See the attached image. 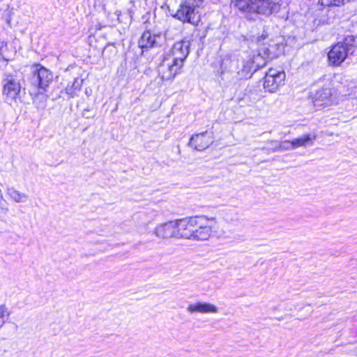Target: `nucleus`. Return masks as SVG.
Here are the masks:
<instances>
[{"instance_id":"39448f33","label":"nucleus","mask_w":357,"mask_h":357,"mask_svg":"<svg viewBox=\"0 0 357 357\" xmlns=\"http://www.w3.org/2000/svg\"><path fill=\"white\" fill-rule=\"evenodd\" d=\"M195 10V1L186 0L180 4L176 13L172 16L183 23H189L197 26L200 21V17Z\"/></svg>"},{"instance_id":"423d86ee","label":"nucleus","mask_w":357,"mask_h":357,"mask_svg":"<svg viewBox=\"0 0 357 357\" xmlns=\"http://www.w3.org/2000/svg\"><path fill=\"white\" fill-rule=\"evenodd\" d=\"M183 63L165 55L159 66V75L162 80H172L181 73Z\"/></svg>"},{"instance_id":"0eeeda50","label":"nucleus","mask_w":357,"mask_h":357,"mask_svg":"<svg viewBox=\"0 0 357 357\" xmlns=\"http://www.w3.org/2000/svg\"><path fill=\"white\" fill-rule=\"evenodd\" d=\"M285 77L283 70L270 68L264 77V88L270 93H275L284 84Z\"/></svg>"},{"instance_id":"f8f14e48","label":"nucleus","mask_w":357,"mask_h":357,"mask_svg":"<svg viewBox=\"0 0 357 357\" xmlns=\"http://www.w3.org/2000/svg\"><path fill=\"white\" fill-rule=\"evenodd\" d=\"M189 52V42L181 40L175 43L171 49L170 52L167 54V55L183 63Z\"/></svg>"},{"instance_id":"aec40b11","label":"nucleus","mask_w":357,"mask_h":357,"mask_svg":"<svg viewBox=\"0 0 357 357\" xmlns=\"http://www.w3.org/2000/svg\"><path fill=\"white\" fill-rule=\"evenodd\" d=\"M80 84L78 82L77 79H75L71 84H68L66 88V92L69 97H74L78 91L80 89Z\"/></svg>"},{"instance_id":"20e7f679","label":"nucleus","mask_w":357,"mask_h":357,"mask_svg":"<svg viewBox=\"0 0 357 357\" xmlns=\"http://www.w3.org/2000/svg\"><path fill=\"white\" fill-rule=\"evenodd\" d=\"M217 228L218 222L216 218L208 217L206 215L197 216L193 240H208L216 231Z\"/></svg>"},{"instance_id":"4be33fe9","label":"nucleus","mask_w":357,"mask_h":357,"mask_svg":"<svg viewBox=\"0 0 357 357\" xmlns=\"http://www.w3.org/2000/svg\"><path fill=\"white\" fill-rule=\"evenodd\" d=\"M349 0H319V3L323 6H340L344 4Z\"/></svg>"},{"instance_id":"393cba45","label":"nucleus","mask_w":357,"mask_h":357,"mask_svg":"<svg viewBox=\"0 0 357 357\" xmlns=\"http://www.w3.org/2000/svg\"><path fill=\"white\" fill-rule=\"evenodd\" d=\"M268 144L271 145V147L269 148L273 152H278L279 151V145L280 142L277 140H268L267 142Z\"/></svg>"},{"instance_id":"6ab92c4d","label":"nucleus","mask_w":357,"mask_h":357,"mask_svg":"<svg viewBox=\"0 0 357 357\" xmlns=\"http://www.w3.org/2000/svg\"><path fill=\"white\" fill-rule=\"evenodd\" d=\"M315 137H312L310 135L307 134L301 137L294 139V140H292L294 149L298 148L300 146H305L308 144H312V140Z\"/></svg>"},{"instance_id":"4468645a","label":"nucleus","mask_w":357,"mask_h":357,"mask_svg":"<svg viewBox=\"0 0 357 357\" xmlns=\"http://www.w3.org/2000/svg\"><path fill=\"white\" fill-rule=\"evenodd\" d=\"M186 310L190 314H216L218 312V307L210 303L198 301L189 304Z\"/></svg>"},{"instance_id":"f3484780","label":"nucleus","mask_w":357,"mask_h":357,"mask_svg":"<svg viewBox=\"0 0 357 357\" xmlns=\"http://www.w3.org/2000/svg\"><path fill=\"white\" fill-rule=\"evenodd\" d=\"M7 194L16 203L25 202L28 200L27 195L18 191L13 187L7 189Z\"/></svg>"},{"instance_id":"9b49d317","label":"nucleus","mask_w":357,"mask_h":357,"mask_svg":"<svg viewBox=\"0 0 357 357\" xmlns=\"http://www.w3.org/2000/svg\"><path fill=\"white\" fill-rule=\"evenodd\" d=\"M53 79V75L48 69L40 67L32 75L31 84L33 86L45 90Z\"/></svg>"},{"instance_id":"5701e85b","label":"nucleus","mask_w":357,"mask_h":357,"mask_svg":"<svg viewBox=\"0 0 357 357\" xmlns=\"http://www.w3.org/2000/svg\"><path fill=\"white\" fill-rule=\"evenodd\" d=\"M279 151H284L294 149L292 141L284 140L280 142V145L278 146Z\"/></svg>"},{"instance_id":"1a4fd4ad","label":"nucleus","mask_w":357,"mask_h":357,"mask_svg":"<svg viewBox=\"0 0 357 357\" xmlns=\"http://www.w3.org/2000/svg\"><path fill=\"white\" fill-rule=\"evenodd\" d=\"M21 90V86L16 76L6 75L3 80V95L6 100L11 104L16 99Z\"/></svg>"},{"instance_id":"2eb2a0df","label":"nucleus","mask_w":357,"mask_h":357,"mask_svg":"<svg viewBox=\"0 0 357 357\" xmlns=\"http://www.w3.org/2000/svg\"><path fill=\"white\" fill-rule=\"evenodd\" d=\"M160 36L152 35L150 31H144L140 37L138 44L142 52L147 51L150 48L155 47L157 44V39Z\"/></svg>"},{"instance_id":"a878e982","label":"nucleus","mask_w":357,"mask_h":357,"mask_svg":"<svg viewBox=\"0 0 357 357\" xmlns=\"http://www.w3.org/2000/svg\"><path fill=\"white\" fill-rule=\"evenodd\" d=\"M0 208L4 213H6L8 211L6 204H5V201L3 199V197L0 198Z\"/></svg>"},{"instance_id":"ddd939ff","label":"nucleus","mask_w":357,"mask_h":357,"mask_svg":"<svg viewBox=\"0 0 357 357\" xmlns=\"http://www.w3.org/2000/svg\"><path fill=\"white\" fill-rule=\"evenodd\" d=\"M153 233L158 238L162 239L176 238V222L175 221H169L158 224L154 228Z\"/></svg>"},{"instance_id":"6e6552de","label":"nucleus","mask_w":357,"mask_h":357,"mask_svg":"<svg viewBox=\"0 0 357 357\" xmlns=\"http://www.w3.org/2000/svg\"><path fill=\"white\" fill-rule=\"evenodd\" d=\"M196 221L197 216L175 220L176 229V238L193 240Z\"/></svg>"},{"instance_id":"dca6fc26","label":"nucleus","mask_w":357,"mask_h":357,"mask_svg":"<svg viewBox=\"0 0 357 357\" xmlns=\"http://www.w3.org/2000/svg\"><path fill=\"white\" fill-rule=\"evenodd\" d=\"M331 90L329 87H323L317 90L314 96V101L316 104H326L331 97Z\"/></svg>"},{"instance_id":"f03ea898","label":"nucleus","mask_w":357,"mask_h":357,"mask_svg":"<svg viewBox=\"0 0 357 357\" xmlns=\"http://www.w3.org/2000/svg\"><path fill=\"white\" fill-rule=\"evenodd\" d=\"M357 47V38L347 36L343 42L333 45L328 53V61L333 66H340L347 57L349 54H353Z\"/></svg>"},{"instance_id":"f257e3e1","label":"nucleus","mask_w":357,"mask_h":357,"mask_svg":"<svg viewBox=\"0 0 357 357\" xmlns=\"http://www.w3.org/2000/svg\"><path fill=\"white\" fill-rule=\"evenodd\" d=\"M261 50H263V54L259 52L257 54L250 55L247 59L240 61L241 66H238L237 73L241 78L250 77L252 73L256 72L266 66L267 59L271 56L270 50L268 49Z\"/></svg>"},{"instance_id":"9d476101","label":"nucleus","mask_w":357,"mask_h":357,"mask_svg":"<svg viewBox=\"0 0 357 357\" xmlns=\"http://www.w3.org/2000/svg\"><path fill=\"white\" fill-rule=\"evenodd\" d=\"M214 142L213 132L204 131L193 135L189 141L188 145L198 151L206 149Z\"/></svg>"},{"instance_id":"412c9836","label":"nucleus","mask_w":357,"mask_h":357,"mask_svg":"<svg viewBox=\"0 0 357 357\" xmlns=\"http://www.w3.org/2000/svg\"><path fill=\"white\" fill-rule=\"evenodd\" d=\"M7 46L6 44L0 40V68L6 65L8 59L7 58Z\"/></svg>"},{"instance_id":"7ed1b4c3","label":"nucleus","mask_w":357,"mask_h":357,"mask_svg":"<svg viewBox=\"0 0 357 357\" xmlns=\"http://www.w3.org/2000/svg\"><path fill=\"white\" fill-rule=\"evenodd\" d=\"M236 6L242 11L265 16L280 10V6L271 0H236Z\"/></svg>"},{"instance_id":"b1692460","label":"nucleus","mask_w":357,"mask_h":357,"mask_svg":"<svg viewBox=\"0 0 357 357\" xmlns=\"http://www.w3.org/2000/svg\"><path fill=\"white\" fill-rule=\"evenodd\" d=\"M7 312V307L4 305H0V327H1L5 323V315Z\"/></svg>"},{"instance_id":"a211bd4d","label":"nucleus","mask_w":357,"mask_h":357,"mask_svg":"<svg viewBox=\"0 0 357 357\" xmlns=\"http://www.w3.org/2000/svg\"><path fill=\"white\" fill-rule=\"evenodd\" d=\"M48 96L42 92H38L33 98V102L38 109L43 110L47 106Z\"/></svg>"}]
</instances>
